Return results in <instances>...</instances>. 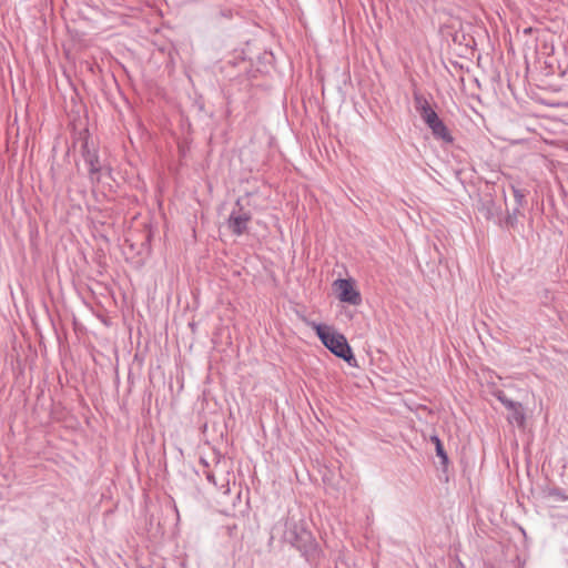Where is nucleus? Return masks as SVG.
Here are the masks:
<instances>
[{"instance_id":"obj_1","label":"nucleus","mask_w":568,"mask_h":568,"mask_svg":"<svg viewBox=\"0 0 568 568\" xmlns=\"http://www.w3.org/2000/svg\"><path fill=\"white\" fill-rule=\"evenodd\" d=\"M312 327L315 329L321 342L336 356L343 358L348 364L355 361L352 349L344 335L332 329L329 326L313 323Z\"/></svg>"},{"instance_id":"obj_2","label":"nucleus","mask_w":568,"mask_h":568,"mask_svg":"<svg viewBox=\"0 0 568 568\" xmlns=\"http://www.w3.org/2000/svg\"><path fill=\"white\" fill-rule=\"evenodd\" d=\"M282 531V538L285 542L302 549L311 540L310 531L304 527L302 521L296 520L294 517H288Z\"/></svg>"},{"instance_id":"obj_3","label":"nucleus","mask_w":568,"mask_h":568,"mask_svg":"<svg viewBox=\"0 0 568 568\" xmlns=\"http://www.w3.org/2000/svg\"><path fill=\"white\" fill-rule=\"evenodd\" d=\"M333 285L341 302L348 303L351 305L361 304V294L355 288L354 282L352 280L339 278L336 280Z\"/></svg>"},{"instance_id":"obj_4","label":"nucleus","mask_w":568,"mask_h":568,"mask_svg":"<svg viewBox=\"0 0 568 568\" xmlns=\"http://www.w3.org/2000/svg\"><path fill=\"white\" fill-rule=\"evenodd\" d=\"M241 201V199L236 201L235 207L227 220L229 229L236 235H242L246 231L247 223L251 220L250 213L244 210Z\"/></svg>"},{"instance_id":"obj_5","label":"nucleus","mask_w":568,"mask_h":568,"mask_svg":"<svg viewBox=\"0 0 568 568\" xmlns=\"http://www.w3.org/2000/svg\"><path fill=\"white\" fill-rule=\"evenodd\" d=\"M85 163L89 165V172L92 180H99L101 165L99 164L98 156L94 153L88 152L85 155Z\"/></svg>"},{"instance_id":"obj_6","label":"nucleus","mask_w":568,"mask_h":568,"mask_svg":"<svg viewBox=\"0 0 568 568\" xmlns=\"http://www.w3.org/2000/svg\"><path fill=\"white\" fill-rule=\"evenodd\" d=\"M507 419L510 424H516L518 427H524L526 417L523 405L519 404L516 408L509 410Z\"/></svg>"},{"instance_id":"obj_7","label":"nucleus","mask_w":568,"mask_h":568,"mask_svg":"<svg viewBox=\"0 0 568 568\" xmlns=\"http://www.w3.org/2000/svg\"><path fill=\"white\" fill-rule=\"evenodd\" d=\"M429 129L432 130L433 134L436 138L442 139L447 142L452 141V136L449 135L446 125L443 123V121L440 119L437 120L435 123H433L429 126Z\"/></svg>"},{"instance_id":"obj_8","label":"nucleus","mask_w":568,"mask_h":568,"mask_svg":"<svg viewBox=\"0 0 568 568\" xmlns=\"http://www.w3.org/2000/svg\"><path fill=\"white\" fill-rule=\"evenodd\" d=\"M414 103H415L416 111L419 114H422L425 111L430 109L428 101L419 93L414 94Z\"/></svg>"},{"instance_id":"obj_9","label":"nucleus","mask_w":568,"mask_h":568,"mask_svg":"<svg viewBox=\"0 0 568 568\" xmlns=\"http://www.w3.org/2000/svg\"><path fill=\"white\" fill-rule=\"evenodd\" d=\"M425 123L430 126L433 123H435L437 120H439L437 113L430 108L429 110L425 111L420 114Z\"/></svg>"},{"instance_id":"obj_10","label":"nucleus","mask_w":568,"mask_h":568,"mask_svg":"<svg viewBox=\"0 0 568 568\" xmlns=\"http://www.w3.org/2000/svg\"><path fill=\"white\" fill-rule=\"evenodd\" d=\"M432 440L436 445V453H437V455L443 459L444 463H446L447 462V455H446V453L444 450V447H443L439 438L437 436H434V437H432Z\"/></svg>"},{"instance_id":"obj_11","label":"nucleus","mask_w":568,"mask_h":568,"mask_svg":"<svg viewBox=\"0 0 568 568\" xmlns=\"http://www.w3.org/2000/svg\"><path fill=\"white\" fill-rule=\"evenodd\" d=\"M513 189V193H514V197L517 202V204L520 206L523 205V201L525 199V194L523 193L521 190L517 189V187H511Z\"/></svg>"},{"instance_id":"obj_12","label":"nucleus","mask_w":568,"mask_h":568,"mask_svg":"<svg viewBox=\"0 0 568 568\" xmlns=\"http://www.w3.org/2000/svg\"><path fill=\"white\" fill-rule=\"evenodd\" d=\"M549 496L555 497L556 499H559V500H567L568 499V496H565L561 493V490H559V489L550 490Z\"/></svg>"},{"instance_id":"obj_13","label":"nucleus","mask_w":568,"mask_h":568,"mask_svg":"<svg viewBox=\"0 0 568 568\" xmlns=\"http://www.w3.org/2000/svg\"><path fill=\"white\" fill-rule=\"evenodd\" d=\"M519 404H520V403H518V402H514V400H511V399H509V398H508V399H507V402L504 404V406H505L508 410H511V409L516 408V407H517V405H519Z\"/></svg>"},{"instance_id":"obj_14","label":"nucleus","mask_w":568,"mask_h":568,"mask_svg":"<svg viewBox=\"0 0 568 568\" xmlns=\"http://www.w3.org/2000/svg\"><path fill=\"white\" fill-rule=\"evenodd\" d=\"M336 568H351L344 558H339L336 561Z\"/></svg>"},{"instance_id":"obj_15","label":"nucleus","mask_w":568,"mask_h":568,"mask_svg":"<svg viewBox=\"0 0 568 568\" xmlns=\"http://www.w3.org/2000/svg\"><path fill=\"white\" fill-rule=\"evenodd\" d=\"M496 396L498 398V400L504 405L506 402H507V397L506 395L503 393V392H497L496 393Z\"/></svg>"},{"instance_id":"obj_16","label":"nucleus","mask_w":568,"mask_h":568,"mask_svg":"<svg viewBox=\"0 0 568 568\" xmlns=\"http://www.w3.org/2000/svg\"><path fill=\"white\" fill-rule=\"evenodd\" d=\"M282 529V526H275L274 529H273V532H280V530Z\"/></svg>"},{"instance_id":"obj_17","label":"nucleus","mask_w":568,"mask_h":568,"mask_svg":"<svg viewBox=\"0 0 568 568\" xmlns=\"http://www.w3.org/2000/svg\"><path fill=\"white\" fill-rule=\"evenodd\" d=\"M207 479H209L210 481H212V483H214V484H215L213 475L209 474V475H207Z\"/></svg>"}]
</instances>
